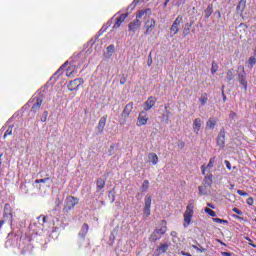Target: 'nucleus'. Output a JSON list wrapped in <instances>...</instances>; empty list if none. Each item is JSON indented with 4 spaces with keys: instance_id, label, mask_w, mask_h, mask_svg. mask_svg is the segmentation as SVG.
<instances>
[{
    "instance_id": "28",
    "label": "nucleus",
    "mask_w": 256,
    "mask_h": 256,
    "mask_svg": "<svg viewBox=\"0 0 256 256\" xmlns=\"http://www.w3.org/2000/svg\"><path fill=\"white\" fill-rule=\"evenodd\" d=\"M206 19H209L211 15H213V5H208L207 8L204 11Z\"/></svg>"
},
{
    "instance_id": "19",
    "label": "nucleus",
    "mask_w": 256,
    "mask_h": 256,
    "mask_svg": "<svg viewBox=\"0 0 256 256\" xmlns=\"http://www.w3.org/2000/svg\"><path fill=\"white\" fill-rule=\"evenodd\" d=\"M201 125H202L201 118H195L193 121V131L194 133H196V135H198L199 131H201Z\"/></svg>"
},
{
    "instance_id": "54",
    "label": "nucleus",
    "mask_w": 256,
    "mask_h": 256,
    "mask_svg": "<svg viewBox=\"0 0 256 256\" xmlns=\"http://www.w3.org/2000/svg\"><path fill=\"white\" fill-rule=\"evenodd\" d=\"M207 206L210 207V209H215V206L211 203H207Z\"/></svg>"
},
{
    "instance_id": "30",
    "label": "nucleus",
    "mask_w": 256,
    "mask_h": 256,
    "mask_svg": "<svg viewBox=\"0 0 256 256\" xmlns=\"http://www.w3.org/2000/svg\"><path fill=\"white\" fill-rule=\"evenodd\" d=\"M207 101H209V96H207V93H203L199 98V102L201 105H207Z\"/></svg>"
},
{
    "instance_id": "13",
    "label": "nucleus",
    "mask_w": 256,
    "mask_h": 256,
    "mask_svg": "<svg viewBox=\"0 0 256 256\" xmlns=\"http://www.w3.org/2000/svg\"><path fill=\"white\" fill-rule=\"evenodd\" d=\"M216 157L213 156L209 159V162L208 164L205 166V165H202L200 167L201 169V172H202V175H205L206 171H211V169H213L214 165H215V161H216Z\"/></svg>"
},
{
    "instance_id": "35",
    "label": "nucleus",
    "mask_w": 256,
    "mask_h": 256,
    "mask_svg": "<svg viewBox=\"0 0 256 256\" xmlns=\"http://www.w3.org/2000/svg\"><path fill=\"white\" fill-rule=\"evenodd\" d=\"M219 69V66L214 62H212V67H211V73L212 75H215L217 73V70Z\"/></svg>"
},
{
    "instance_id": "16",
    "label": "nucleus",
    "mask_w": 256,
    "mask_h": 256,
    "mask_svg": "<svg viewBox=\"0 0 256 256\" xmlns=\"http://www.w3.org/2000/svg\"><path fill=\"white\" fill-rule=\"evenodd\" d=\"M149 121V117H147V114H145V111H142L138 116V127H141L142 125H147V122Z\"/></svg>"
},
{
    "instance_id": "26",
    "label": "nucleus",
    "mask_w": 256,
    "mask_h": 256,
    "mask_svg": "<svg viewBox=\"0 0 256 256\" xmlns=\"http://www.w3.org/2000/svg\"><path fill=\"white\" fill-rule=\"evenodd\" d=\"M101 189H105V180L103 178H98L96 180V191H101Z\"/></svg>"
},
{
    "instance_id": "62",
    "label": "nucleus",
    "mask_w": 256,
    "mask_h": 256,
    "mask_svg": "<svg viewBox=\"0 0 256 256\" xmlns=\"http://www.w3.org/2000/svg\"><path fill=\"white\" fill-rule=\"evenodd\" d=\"M245 239H246V241H250V242L252 241L251 238H249V237H246Z\"/></svg>"
},
{
    "instance_id": "37",
    "label": "nucleus",
    "mask_w": 256,
    "mask_h": 256,
    "mask_svg": "<svg viewBox=\"0 0 256 256\" xmlns=\"http://www.w3.org/2000/svg\"><path fill=\"white\" fill-rule=\"evenodd\" d=\"M193 249H196V251H198V253H205L207 251V249L203 248V247H198L197 245H192Z\"/></svg>"
},
{
    "instance_id": "32",
    "label": "nucleus",
    "mask_w": 256,
    "mask_h": 256,
    "mask_svg": "<svg viewBox=\"0 0 256 256\" xmlns=\"http://www.w3.org/2000/svg\"><path fill=\"white\" fill-rule=\"evenodd\" d=\"M149 189V180H144L142 186H141V191L142 193H145Z\"/></svg>"
},
{
    "instance_id": "25",
    "label": "nucleus",
    "mask_w": 256,
    "mask_h": 256,
    "mask_svg": "<svg viewBox=\"0 0 256 256\" xmlns=\"http://www.w3.org/2000/svg\"><path fill=\"white\" fill-rule=\"evenodd\" d=\"M216 125H217V120L213 117H210L206 122V129H215Z\"/></svg>"
},
{
    "instance_id": "4",
    "label": "nucleus",
    "mask_w": 256,
    "mask_h": 256,
    "mask_svg": "<svg viewBox=\"0 0 256 256\" xmlns=\"http://www.w3.org/2000/svg\"><path fill=\"white\" fill-rule=\"evenodd\" d=\"M146 13H147V11L140 10L138 12V14L136 15V19L128 24V31L130 33H135L137 31V29H139L141 27V22L139 21V19H141L143 17V15H145Z\"/></svg>"
},
{
    "instance_id": "8",
    "label": "nucleus",
    "mask_w": 256,
    "mask_h": 256,
    "mask_svg": "<svg viewBox=\"0 0 256 256\" xmlns=\"http://www.w3.org/2000/svg\"><path fill=\"white\" fill-rule=\"evenodd\" d=\"M156 25H157V22L155 21V19L153 18L148 19L144 24V29H145L144 35L145 36L151 35V33L155 31Z\"/></svg>"
},
{
    "instance_id": "49",
    "label": "nucleus",
    "mask_w": 256,
    "mask_h": 256,
    "mask_svg": "<svg viewBox=\"0 0 256 256\" xmlns=\"http://www.w3.org/2000/svg\"><path fill=\"white\" fill-rule=\"evenodd\" d=\"M169 115H171V111L166 110V115H164L163 117H165L166 119H169Z\"/></svg>"
},
{
    "instance_id": "17",
    "label": "nucleus",
    "mask_w": 256,
    "mask_h": 256,
    "mask_svg": "<svg viewBox=\"0 0 256 256\" xmlns=\"http://www.w3.org/2000/svg\"><path fill=\"white\" fill-rule=\"evenodd\" d=\"M131 111H133V102H129L124 110L121 113V117H124V119H126V117H129L131 115Z\"/></svg>"
},
{
    "instance_id": "53",
    "label": "nucleus",
    "mask_w": 256,
    "mask_h": 256,
    "mask_svg": "<svg viewBox=\"0 0 256 256\" xmlns=\"http://www.w3.org/2000/svg\"><path fill=\"white\" fill-rule=\"evenodd\" d=\"M107 49H108V51L113 50V49H115V46L109 45V46L107 47Z\"/></svg>"
},
{
    "instance_id": "58",
    "label": "nucleus",
    "mask_w": 256,
    "mask_h": 256,
    "mask_svg": "<svg viewBox=\"0 0 256 256\" xmlns=\"http://www.w3.org/2000/svg\"><path fill=\"white\" fill-rule=\"evenodd\" d=\"M121 85H125V80H120Z\"/></svg>"
},
{
    "instance_id": "1",
    "label": "nucleus",
    "mask_w": 256,
    "mask_h": 256,
    "mask_svg": "<svg viewBox=\"0 0 256 256\" xmlns=\"http://www.w3.org/2000/svg\"><path fill=\"white\" fill-rule=\"evenodd\" d=\"M5 223L13 225V208H11V204L9 203L4 205L3 220H0V229L5 225Z\"/></svg>"
},
{
    "instance_id": "64",
    "label": "nucleus",
    "mask_w": 256,
    "mask_h": 256,
    "mask_svg": "<svg viewBox=\"0 0 256 256\" xmlns=\"http://www.w3.org/2000/svg\"><path fill=\"white\" fill-rule=\"evenodd\" d=\"M222 97H225V90H222Z\"/></svg>"
},
{
    "instance_id": "59",
    "label": "nucleus",
    "mask_w": 256,
    "mask_h": 256,
    "mask_svg": "<svg viewBox=\"0 0 256 256\" xmlns=\"http://www.w3.org/2000/svg\"><path fill=\"white\" fill-rule=\"evenodd\" d=\"M227 101V96H223V102Z\"/></svg>"
},
{
    "instance_id": "47",
    "label": "nucleus",
    "mask_w": 256,
    "mask_h": 256,
    "mask_svg": "<svg viewBox=\"0 0 256 256\" xmlns=\"http://www.w3.org/2000/svg\"><path fill=\"white\" fill-rule=\"evenodd\" d=\"M63 67H65L64 65H62L58 71L54 74V77L57 76V75H61V71L63 70Z\"/></svg>"
},
{
    "instance_id": "6",
    "label": "nucleus",
    "mask_w": 256,
    "mask_h": 256,
    "mask_svg": "<svg viewBox=\"0 0 256 256\" xmlns=\"http://www.w3.org/2000/svg\"><path fill=\"white\" fill-rule=\"evenodd\" d=\"M193 209H194L193 203H189L184 212V227H189V225H191V219H193V213H194Z\"/></svg>"
},
{
    "instance_id": "45",
    "label": "nucleus",
    "mask_w": 256,
    "mask_h": 256,
    "mask_svg": "<svg viewBox=\"0 0 256 256\" xmlns=\"http://www.w3.org/2000/svg\"><path fill=\"white\" fill-rule=\"evenodd\" d=\"M153 65V58L151 57V54L148 56V67H151Z\"/></svg>"
},
{
    "instance_id": "43",
    "label": "nucleus",
    "mask_w": 256,
    "mask_h": 256,
    "mask_svg": "<svg viewBox=\"0 0 256 256\" xmlns=\"http://www.w3.org/2000/svg\"><path fill=\"white\" fill-rule=\"evenodd\" d=\"M224 163H225L227 169H228L229 171H231V162H229V160H225Z\"/></svg>"
},
{
    "instance_id": "60",
    "label": "nucleus",
    "mask_w": 256,
    "mask_h": 256,
    "mask_svg": "<svg viewBox=\"0 0 256 256\" xmlns=\"http://www.w3.org/2000/svg\"><path fill=\"white\" fill-rule=\"evenodd\" d=\"M115 201V195H112V203Z\"/></svg>"
},
{
    "instance_id": "14",
    "label": "nucleus",
    "mask_w": 256,
    "mask_h": 256,
    "mask_svg": "<svg viewBox=\"0 0 256 256\" xmlns=\"http://www.w3.org/2000/svg\"><path fill=\"white\" fill-rule=\"evenodd\" d=\"M127 17H129V13L121 14L114 23L113 29H119V27L125 23V19H127Z\"/></svg>"
},
{
    "instance_id": "38",
    "label": "nucleus",
    "mask_w": 256,
    "mask_h": 256,
    "mask_svg": "<svg viewBox=\"0 0 256 256\" xmlns=\"http://www.w3.org/2000/svg\"><path fill=\"white\" fill-rule=\"evenodd\" d=\"M214 223H228L227 220H223L221 218H213Z\"/></svg>"
},
{
    "instance_id": "31",
    "label": "nucleus",
    "mask_w": 256,
    "mask_h": 256,
    "mask_svg": "<svg viewBox=\"0 0 256 256\" xmlns=\"http://www.w3.org/2000/svg\"><path fill=\"white\" fill-rule=\"evenodd\" d=\"M208 187H209V186H206L205 184L202 185V186H199V187H198L199 195H200V196L207 195V188H208Z\"/></svg>"
},
{
    "instance_id": "56",
    "label": "nucleus",
    "mask_w": 256,
    "mask_h": 256,
    "mask_svg": "<svg viewBox=\"0 0 256 256\" xmlns=\"http://www.w3.org/2000/svg\"><path fill=\"white\" fill-rule=\"evenodd\" d=\"M164 109H165V111H167L169 109V104H165Z\"/></svg>"
},
{
    "instance_id": "23",
    "label": "nucleus",
    "mask_w": 256,
    "mask_h": 256,
    "mask_svg": "<svg viewBox=\"0 0 256 256\" xmlns=\"http://www.w3.org/2000/svg\"><path fill=\"white\" fill-rule=\"evenodd\" d=\"M204 185L206 187L211 188V186L213 185V174L212 173H210L204 177Z\"/></svg>"
},
{
    "instance_id": "20",
    "label": "nucleus",
    "mask_w": 256,
    "mask_h": 256,
    "mask_svg": "<svg viewBox=\"0 0 256 256\" xmlns=\"http://www.w3.org/2000/svg\"><path fill=\"white\" fill-rule=\"evenodd\" d=\"M41 105H43V98L41 97L36 98V101L31 108L33 113H37L39 109H41Z\"/></svg>"
},
{
    "instance_id": "15",
    "label": "nucleus",
    "mask_w": 256,
    "mask_h": 256,
    "mask_svg": "<svg viewBox=\"0 0 256 256\" xmlns=\"http://www.w3.org/2000/svg\"><path fill=\"white\" fill-rule=\"evenodd\" d=\"M157 101V98L150 96L147 101L145 102V108L144 111H149L150 109H153L155 107V103Z\"/></svg>"
},
{
    "instance_id": "55",
    "label": "nucleus",
    "mask_w": 256,
    "mask_h": 256,
    "mask_svg": "<svg viewBox=\"0 0 256 256\" xmlns=\"http://www.w3.org/2000/svg\"><path fill=\"white\" fill-rule=\"evenodd\" d=\"M169 1H171V0H165L164 7H167V5H169Z\"/></svg>"
},
{
    "instance_id": "22",
    "label": "nucleus",
    "mask_w": 256,
    "mask_h": 256,
    "mask_svg": "<svg viewBox=\"0 0 256 256\" xmlns=\"http://www.w3.org/2000/svg\"><path fill=\"white\" fill-rule=\"evenodd\" d=\"M191 27H193V23H186L183 27L182 35L183 37H187L188 35H191Z\"/></svg>"
},
{
    "instance_id": "9",
    "label": "nucleus",
    "mask_w": 256,
    "mask_h": 256,
    "mask_svg": "<svg viewBox=\"0 0 256 256\" xmlns=\"http://www.w3.org/2000/svg\"><path fill=\"white\" fill-rule=\"evenodd\" d=\"M83 83H85V80H83V78H76L68 82L67 88L69 91H77V89H79V87H81Z\"/></svg>"
},
{
    "instance_id": "40",
    "label": "nucleus",
    "mask_w": 256,
    "mask_h": 256,
    "mask_svg": "<svg viewBox=\"0 0 256 256\" xmlns=\"http://www.w3.org/2000/svg\"><path fill=\"white\" fill-rule=\"evenodd\" d=\"M46 181H49V177L42 178V179H37V180H35V183H37V184L45 183Z\"/></svg>"
},
{
    "instance_id": "27",
    "label": "nucleus",
    "mask_w": 256,
    "mask_h": 256,
    "mask_svg": "<svg viewBox=\"0 0 256 256\" xmlns=\"http://www.w3.org/2000/svg\"><path fill=\"white\" fill-rule=\"evenodd\" d=\"M226 79L228 82H231L235 79V71L233 69H229L226 73Z\"/></svg>"
},
{
    "instance_id": "7",
    "label": "nucleus",
    "mask_w": 256,
    "mask_h": 256,
    "mask_svg": "<svg viewBox=\"0 0 256 256\" xmlns=\"http://www.w3.org/2000/svg\"><path fill=\"white\" fill-rule=\"evenodd\" d=\"M181 23H183V15H178L177 18L175 19V21L172 23V26L170 27L171 37H173L174 35H177V33H179Z\"/></svg>"
},
{
    "instance_id": "51",
    "label": "nucleus",
    "mask_w": 256,
    "mask_h": 256,
    "mask_svg": "<svg viewBox=\"0 0 256 256\" xmlns=\"http://www.w3.org/2000/svg\"><path fill=\"white\" fill-rule=\"evenodd\" d=\"M66 75H67V77H71V75H73V71L69 72V70H67Z\"/></svg>"
},
{
    "instance_id": "36",
    "label": "nucleus",
    "mask_w": 256,
    "mask_h": 256,
    "mask_svg": "<svg viewBox=\"0 0 256 256\" xmlns=\"http://www.w3.org/2000/svg\"><path fill=\"white\" fill-rule=\"evenodd\" d=\"M255 63H256V58L255 57H250L249 59H248V65H249V67L252 69V67H254V65H255Z\"/></svg>"
},
{
    "instance_id": "10",
    "label": "nucleus",
    "mask_w": 256,
    "mask_h": 256,
    "mask_svg": "<svg viewBox=\"0 0 256 256\" xmlns=\"http://www.w3.org/2000/svg\"><path fill=\"white\" fill-rule=\"evenodd\" d=\"M151 195H146L144 198V208H143V215L144 217L151 216Z\"/></svg>"
},
{
    "instance_id": "24",
    "label": "nucleus",
    "mask_w": 256,
    "mask_h": 256,
    "mask_svg": "<svg viewBox=\"0 0 256 256\" xmlns=\"http://www.w3.org/2000/svg\"><path fill=\"white\" fill-rule=\"evenodd\" d=\"M148 160L152 165H157L159 163V156L152 152L148 155Z\"/></svg>"
},
{
    "instance_id": "5",
    "label": "nucleus",
    "mask_w": 256,
    "mask_h": 256,
    "mask_svg": "<svg viewBox=\"0 0 256 256\" xmlns=\"http://www.w3.org/2000/svg\"><path fill=\"white\" fill-rule=\"evenodd\" d=\"M238 76L237 80L240 85L243 87L244 91H247L248 83H247V72H245V67L238 66Z\"/></svg>"
},
{
    "instance_id": "3",
    "label": "nucleus",
    "mask_w": 256,
    "mask_h": 256,
    "mask_svg": "<svg viewBox=\"0 0 256 256\" xmlns=\"http://www.w3.org/2000/svg\"><path fill=\"white\" fill-rule=\"evenodd\" d=\"M161 225H163L162 228L155 229L152 232V234L150 235V238H149L150 241H152V242L159 241V239H161V237H163V235H165V233H167V221L162 220Z\"/></svg>"
},
{
    "instance_id": "44",
    "label": "nucleus",
    "mask_w": 256,
    "mask_h": 256,
    "mask_svg": "<svg viewBox=\"0 0 256 256\" xmlns=\"http://www.w3.org/2000/svg\"><path fill=\"white\" fill-rule=\"evenodd\" d=\"M38 219H42V223H47V216L45 215H40Z\"/></svg>"
},
{
    "instance_id": "41",
    "label": "nucleus",
    "mask_w": 256,
    "mask_h": 256,
    "mask_svg": "<svg viewBox=\"0 0 256 256\" xmlns=\"http://www.w3.org/2000/svg\"><path fill=\"white\" fill-rule=\"evenodd\" d=\"M246 203L247 205H253L255 203V200L253 199V197H249L247 200H246Z\"/></svg>"
},
{
    "instance_id": "61",
    "label": "nucleus",
    "mask_w": 256,
    "mask_h": 256,
    "mask_svg": "<svg viewBox=\"0 0 256 256\" xmlns=\"http://www.w3.org/2000/svg\"><path fill=\"white\" fill-rule=\"evenodd\" d=\"M220 245H224V247H226V246H227V244H225L223 241H222V242H220Z\"/></svg>"
},
{
    "instance_id": "11",
    "label": "nucleus",
    "mask_w": 256,
    "mask_h": 256,
    "mask_svg": "<svg viewBox=\"0 0 256 256\" xmlns=\"http://www.w3.org/2000/svg\"><path fill=\"white\" fill-rule=\"evenodd\" d=\"M216 145L220 149H225V128H222L216 138Z\"/></svg>"
},
{
    "instance_id": "46",
    "label": "nucleus",
    "mask_w": 256,
    "mask_h": 256,
    "mask_svg": "<svg viewBox=\"0 0 256 256\" xmlns=\"http://www.w3.org/2000/svg\"><path fill=\"white\" fill-rule=\"evenodd\" d=\"M141 2V0H133L132 2V7H137V5H139V3Z\"/></svg>"
},
{
    "instance_id": "63",
    "label": "nucleus",
    "mask_w": 256,
    "mask_h": 256,
    "mask_svg": "<svg viewBox=\"0 0 256 256\" xmlns=\"http://www.w3.org/2000/svg\"><path fill=\"white\" fill-rule=\"evenodd\" d=\"M245 239H246V241H250V242L252 241L251 238H249V237H246Z\"/></svg>"
},
{
    "instance_id": "33",
    "label": "nucleus",
    "mask_w": 256,
    "mask_h": 256,
    "mask_svg": "<svg viewBox=\"0 0 256 256\" xmlns=\"http://www.w3.org/2000/svg\"><path fill=\"white\" fill-rule=\"evenodd\" d=\"M204 211L210 215V217H217V213H215V211H213L211 208H205Z\"/></svg>"
},
{
    "instance_id": "52",
    "label": "nucleus",
    "mask_w": 256,
    "mask_h": 256,
    "mask_svg": "<svg viewBox=\"0 0 256 256\" xmlns=\"http://www.w3.org/2000/svg\"><path fill=\"white\" fill-rule=\"evenodd\" d=\"M11 243H13V241H12L11 239H8V240L6 241V246L11 245Z\"/></svg>"
},
{
    "instance_id": "57",
    "label": "nucleus",
    "mask_w": 256,
    "mask_h": 256,
    "mask_svg": "<svg viewBox=\"0 0 256 256\" xmlns=\"http://www.w3.org/2000/svg\"><path fill=\"white\" fill-rule=\"evenodd\" d=\"M249 245H250L251 247H254V249L256 248V245L253 244V242H250Z\"/></svg>"
},
{
    "instance_id": "39",
    "label": "nucleus",
    "mask_w": 256,
    "mask_h": 256,
    "mask_svg": "<svg viewBox=\"0 0 256 256\" xmlns=\"http://www.w3.org/2000/svg\"><path fill=\"white\" fill-rule=\"evenodd\" d=\"M237 194L240 195V197H247V195H249L247 192L243 190H237Z\"/></svg>"
},
{
    "instance_id": "12",
    "label": "nucleus",
    "mask_w": 256,
    "mask_h": 256,
    "mask_svg": "<svg viewBox=\"0 0 256 256\" xmlns=\"http://www.w3.org/2000/svg\"><path fill=\"white\" fill-rule=\"evenodd\" d=\"M107 117V114H105L99 119L98 125L96 126V131L99 133V135L105 131V125H107Z\"/></svg>"
},
{
    "instance_id": "50",
    "label": "nucleus",
    "mask_w": 256,
    "mask_h": 256,
    "mask_svg": "<svg viewBox=\"0 0 256 256\" xmlns=\"http://www.w3.org/2000/svg\"><path fill=\"white\" fill-rule=\"evenodd\" d=\"M181 255H183V256H192L191 253L185 252V251H182Z\"/></svg>"
},
{
    "instance_id": "29",
    "label": "nucleus",
    "mask_w": 256,
    "mask_h": 256,
    "mask_svg": "<svg viewBox=\"0 0 256 256\" xmlns=\"http://www.w3.org/2000/svg\"><path fill=\"white\" fill-rule=\"evenodd\" d=\"M167 249H169V245L168 244H160L156 251H158L159 253H167Z\"/></svg>"
},
{
    "instance_id": "42",
    "label": "nucleus",
    "mask_w": 256,
    "mask_h": 256,
    "mask_svg": "<svg viewBox=\"0 0 256 256\" xmlns=\"http://www.w3.org/2000/svg\"><path fill=\"white\" fill-rule=\"evenodd\" d=\"M233 213H236L237 215H243V211L239 210L238 208L234 207L232 209Z\"/></svg>"
},
{
    "instance_id": "18",
    "label": "nucleus",
    "mask_w": 256,
    "mask_h": 256,
    "mask_svg": "<svg viewBox=\"0 0 256 256\" xmlns=\"http://www.w3.org/2000/svg\"><path fill=\"white\" fill-rule=\"evenodd\" d=\"M245 7H247V0H240L236 7V13L238 15H243V12L245 11Z\"/></svg>"
},
{
    "instance_id": "48",
    "label": "nucleus",
    "mask_w": 256,
    "mask_h": 256,
    "mask_svg": "<svg viewBox=\"0 0 256 256\" xmlns=\"http://www.w3.org/2000/svg\"><path fill=\"white\" fill-rule=\"evenodd\" d=\"M222 256H232L231 252H221Z\"/></svg>"
},
{
    "instance_id": "34",
    "label": "nucleus",
    "mask_w": 256,
    "mask_h": 256,
    "mask_svg": "<svg viewBox=\"0 0 256 256\" xmlns=\"http://www.w3.org/2000/svg\"><path fill=\"white\" fill-rule=\"evenodd\" d=\"M9 135H13V126H9L6 130V132L4 133V139H6V137H9Z\"/></svg>"
},
{
    "instance_id": "21",
    "label": "nucleus",
    "mask_w": 256,
    "mask_h": 256,
    "mask_svg": "<svg viewBox=\"0 0 256 256\" xmlns=\"http://www.w3.org/2000/svg\"><path fill=\"white\" fill-rule=\"evenodd\" d=\"M87 233H89V224L84 223L81 227V230L79 232V237H81L82 239H85V237L87 236Z\"/></svg>"
},
{
    "instance_id": "2",
    "label": "nucleus",
    "mask_w": 256,
    "mask_h": 256,
    "mask_svg": "<svg viewBox=\"0 0 256 256\" xmlns=\"http://www.w3.org/2000/svg\"><path fill=\"white\" fill-rule=\"evenodd\" d=\"M76 205H79V198L75 196H67L63 208L64 215H69V213L75 209Z\"/></svg>"
}]
</instances>
